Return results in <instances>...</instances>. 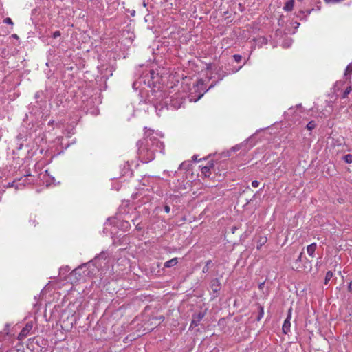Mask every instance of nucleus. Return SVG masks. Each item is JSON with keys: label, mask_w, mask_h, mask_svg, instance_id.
Listing matches in <instances>:
<instances>
[{"label": "nucleus", "mask_w": 352, "mask_h": 352, "mask_svg": "<svg viewBox=\"0 0 352 352\" xmlns=\"http://www.w3.org/2000/svg\"><path fill=\"white\" fill-rule=\"evenodd\" d=\"M157 80V74H155L153 70H150L149 73L140 77L138 80L133 82V88L135 90L140 89V93L146 88L145 87L150 88V91L152 96L156 98V101H154L153 98H151V96H148V100L154 103L157 109L159 107L162 109L164 107H170L173 109L180 108L184 101V95L181 93H174L171 96H167L166 94L161 91L153 89L152 87H156L155 83Z\"/></svg>", "instance_id": "1"}, {"label": "nucleus", "mask_w": 352, "mask_h": 352, "mask_svg": "<svg viewBox=\"0 0 352 352\" xmlns=\"http://www.w3.org/2000/svg\"><path fill=\"white\" fill-rule=\"evenodd\" d=\"M155 132L145 128V138L138 142V155L144 163H148L155 158V151L162 152L163 142H160L154 135Z\"/></svg>", "instance_id": "2"}, {"label": "nucleus", "mask_w": 352, "mask_h": 352, "mask_svg": "<svg viewBox=\"0 0 352 352\" xmlns=\"http://www.w3.org/2000/svg\"><path fill=\"white\" fill-rule=\"evenodd\" d=\"M96 268L94 263L89 262L74 269L72 275L76 276V278L78 280L84 279L86 277H94Z\"/></svg>", "instance_id": "3"}, {"label": "nucleus", "mask_w": 352, "mask_h": 352, "mask_svg": "<svg viewBox=\"0 0 352 352\" xmlns=\"http://www.w3.org/2000/svg\"><path fill=\"white\" fill-rule=\"evenodd\" d=\"M33 324L32 322H28L25 326L22 329L18 336V339L20 340H24L29 334L30 331L32 329Z\"/></svg>", "instance_id": "4"}, {"label": "nucleus", "mask_w": 352, "mask_h": 352, "mask_svg": "<svg viewBox=\"0 0 352 352\" xmlns=\"http://www.w3.org/2000/svg\"><path fill=\"white\" fill-rule=\"evenodd\" d=\"M291 312H292V308L289 309L288 315H287L286 319L285 320V321L283 322V327H282L283 332L285 334L288 333V332H289V331H290V327H291L290 320H291V318H292V314H291Z\"/></svg>", "instance_id": "5"}, {"label": "nucleus", "mask_w": 352, "mask_h": 352, "mask_svg": "<svg viewBox=\"0 0 352 352\" xmlns=\"http://www.w3.org/2000/svg\"><path fill=\"white\" fill-rule=\"evenodd\" d=\"M205 314L203 312H199L197 315L195 316L191 322L190 327H192L198 326L199 322L202 320Z\"/></svg>", "instance_id": "6"}, {"label": "nucleus", "mask_w": 352, "mask_h": 352, "mask_svg": "<svg viewBox=\"0 0 352 352\" xmlns=\"http://www.w3.org/2000/svg\"><path fill=\"white\" fill-rule=\"evenodd\" d=\"M210 287L214 292H217L221 289V283L218 278L212 280Z\"/></svg>", "instance_id": "7"}, {"label": "nucleus", "mask_w": 352, "mask_h": 352, "mask_svg": "<svg viewBox=\"0 0 352 352\" xmlns=\"http://www.w3.org/2000/svg\"><path fill=\"white\" fill-rule=\"evenodd\" d=\"M316 248L317 245L316 243H313L307 247V252L310 256L314 257V253Z\"/></svg>", "instance_id": "8"}, {"label": "nucleus", "mask_w": 352, "mask_h": 352, "mask_svg": "<svg viewBox=\"0 0 352 352\" xmlns=\"http://www.w3.org/2000/svg\"><path fill=\"white\" fill-rule=\"evenodd\" d=\"M177 263H178L177 258H173L169 261H166L164 263V265L165 267L169 268V267H172L176 265Z\"/></svg>", "instance_id": "9"}, {"label": "nucleus", "mask_w": 352, "mask_h": 352, "mask_svg": "<svg viewBox=\"0 0 352 352\" xmlns=\"http://www.w3.org/2000/svg\"><path fill=\"white\" fill-rule=\"evenodd\" d=\"M294 6V0L287 1L283 7V10L287 12L292 11Z\"/></svg>", "instance_id": "10"}, {"label": "nucleus", "mask_w": 352, "mask_h": 352, "mask_svg": "<svg viewBox=\"0 0 352 352\" xmlns=\"http://www.w3.org/2000/svg\"><path fill=\"white\" fill-rule=\"evenodd\" d=\"M201 174L206 177H210V167L206 166L202 167L201 168Z\"/></svg>", "instance_id": "11"}, {"label": "nucleus", "mask_w": 352, "mask_h": 352, "mask_svg": "<svg viewBox=\"0 0 352 352\" xmlns=\"http://www.w3.org/2000/svg\"><path fill=\"white\" fill-rule=\"evenodd\" d=\"M119 227L120 229L123 230L124 231H126L130 228V223L127 221H123L120 222Z\"/></svg>", "instance_id": "12"}, {"label": "nucleus", "mask_w": 352, "mask_h": 352, "mask_svg": "<svg viewBox=\"0 0 352 352\" xmlns=\"http://www.w3.org/2000/svg\"><path fill=\"white\" fill-rule=\"evenodd\" d=\"M332 277H333V272L331 271H328L326 273L324 284L327 285L329 281L331 279Z\"/></svg>", "instance_id": "13"}, {"label": "nucleus", "mask_w": 352, "mask_h": 352, "mask_svg": "<svg viewBox=\"0 0 352 352\" xmlns=\"http://www.w3.org/2000/svg\"><path fill=\"white\" fill-rule=\"evenodd\" d=\"M344 162L347 164L352 163V155L347 154L344 157Z\"/></svg>", "instance_id": "14"}, {"label": "nucleus", "mask_w": 352, "mask_h": 352, "mask_svg": "<svg viewBox=\"0 0 352 352\" xmlns=\"http://www.w3.org/2000/svg\"><path fill=\"white\" fill-rule=\"evenodd\" d=\"M316 124L314 121H310L307 124V128L308 130L311 131V130L314 129L316 127Z\"/></svg>", "instance_id": "15"}, {"label": "nucleus", "mask_w": 352, "mask_h": 352, "mask_svg": "<svg viewBox=\"0 0 352 352\" xmlns=\"http://www.w3.org/2000/svg\"><path fill=\"white\" fill-rule=\"evenodd\" d=\"M352 89H351V87H348L344 91L343 93V95H342V98H345L348 96V95L350 94V92L351 91Z\"/></svg>", "instance_id": "16"}, {"label": "nucleus", "mask_w": 352, "mask_h": 352, "mask_svg": "<svg viewBox=\"0 0 352 352\" xmlns=\"http://www.w3.org/2000/svg\"><path fill=\"white\" fill-rule=\"evenodd\" d=\"M351 72H352V62L346 67L344 75L347 76L351 73Z\"/></svg>", "instance_id": "17"}, {"label": "nucleus", "mask_w": 352, "mask_h": 352, "mask_svg": "<svg viewBox=\"0 0 352 352\" xmlns=\"http://www.w3.org/2000/svg\"><path fill=\"white\" fill-rule=\"evenodd\" d=\"M292 39H290V38H287V39L284 41V43H283V47H290V46H291V45H292Z\"/></svg>", "instance_id": "18"}, {"label": "nucleus", "mask_w": 352, "mask_h": 352, "mask_svg": "<svg viewBox=\"0 0 352 352\" xmlns=\"http://www.w3.org/2000/svg\"><path fill=\"white\" fill-rule=\"evenodd\" d=\"M70 270L68 266L63 267L60 268V274H66Z\"/></svg>", "instance_id": "19"}, {"label": "nucleus", "mask_w": 352, "mask_h": 352, "mask_svg": "<svg viewBox=\"0 0 352 352\" xmlns=\"http://www.w3.org/2000/svg\"><path fill=\"white\" fill-rule=\"evenodd\" d=\"M100 258H104V260H105V253L102 252L99 256H96V257L95 258L94 261H95L96 263H97V262H98V261H99V260H100Z\"/></svg>", "instance_id": "20"}, {"label": "nucleus", "mask_w": 352, "mask_h": 352, "mask_svg": "<svg viewBox=\"0 0 352 352\" xmlns=\"http://www.w3.org/2000/svg\"><path fill=\"white\" fill-rule=\"evenodd\" d=\"M3 22H4L5 23H6V24H9V25H12V26H13V25H14V23H13V22H12V19H11L10 18H9V17L6 18V19L3 20Z\"/></svg>", "instance_id": "21"}, {"label": "nucleus", "mask_w": 352, "mask_h": 352, "mask_svg": "<svg viewBox=\"0 0 352 352\" xmlns=\"http://www.w3.org/2000/svg\"><path fill=\"white\" fill-rule=\"evenodd\" d=\"M233 58H234V60H235L236 63L240 62V61H241V58H242L241 56V55H239V54H234V55L233 56Z\"/></svg>", "instance_id": "22"}, {"label": "nucleus", "mask_w": 352, "mask_h": 352, "mask_svg": "<svg viewBox=\"0 0 352 352\" xmlns=\"http://www.w3.org/2000/svg\"><path fill=\"white\" fill-rule=\"evenodd\" d=\"M263 315H264L263 307H260V312H259V315H258V320H261V318H263Z\"/></svg>", "instance_id": "23"}, {"label": "nucleus", "mask_w": 352, "mask_h": 352, "mask_svg": "<svg viewBox=\"0 0 352 352\" xmlns=\"http://www.w3.org/2000/svg\"><path fill=\"white\" fill-rule=\"evenodd\" d=\"M259 184H260L259 182H258L257 180H254L252 182V186L254 188H257V187H258Z\"/></svg>", "instance_id": "24"}, {"label": "nucleus", "mask_w": 352, "mask_h": 352, "mask_svg": "<svg viewBox=\"0 0 352 352\" xmlns=\"http://www.w3.org/2000/svg\"><path fill=\"white\" fill-rule=\"evenodd\" d=\"M30 223L32 226H36V219L34 218V219H30Z\"/></svg>", "instance_id": "25"}, {"label": "nucleus", "mask_w": 352, "mask_h": 352, "mask_svg": "<svg viewBox=\"0 0 352 352\" xmlns=\"http://www.w3.org/2000/svg\"><path fill=\"white\" fill-rule=\"evenodd\" d=\"M60 34H60V31H55V32L53 33V36H53V38H57V37L60 36Z\"/></svg>", "instance_id": "26"}, {"label": "nucleus", "mask_w": 352, "mask_h": 352, "mask_svg": "<svg viewBox=\"0 0 352 352\" xmlns=\"http://www.w3.org/2000/svg\"><path fill=\"white\" fill-rule=\"evenodd\" d=\"M267 239H264L262 241H261L260 244L257 245V249L259 250L261 246L266 242Z\"/></svg>", "instance_id": "27"}, {"label": "nucleus", "mask_w": 352, "mask_h": 352, "mask_svg": "<svg viewBox=\"0 0 352 352\" xmlns=\"http://www.w3.org/2000/svg\"><path fill=\"white\" fill-rule=\"evenodd\" d=\"M261 43H267V39L264 37H261L258 38Z\"/></svg>", "instance_id": "28"}, {"label": "nucleus", "mask_w": 352, "mask_h": 352, "mask_svg": "<svg viewBox=\"0 0 352 352\" xmlns=\"http://www.w3.org/2000/svg\"><path fill=\"white\" fill-rule=\"evenodd\" d=\"M164 211H165L166 213L170 212V206H167V205H166V206H164Z\"/></svg>", "instance_id": "29"}, {"label": "nucleus", "mask_w": 352, "mask_h": 352, "mask_svg": "<svg viewBox=\"0 0 352 352\" xmlns=\"http://www.w3.org/2000/svg\"><path fill=\"white\" fill-rule=\"evenodd\" d=\"M302 252H301L296 259V262H300L302 261Z\"/></svg>", "instance_id": "30"}, {"label": "nucleus", "mask_w": 352, "mask_h": 352, "mask_svg": "<svg viewBox=\"0 0 352 352\" xmlns=\"http://www.w3.org/2000/svg\"><path fill=\"white\" fill-rule=\"evenodd\" d=\"M192 160H193L194 162H198L197 156V155H193V156H192Z\"/></svg>", "instance_id": "31"}, {"label": "nucleus", "mask_w": 352, "mask_h": 352, "mask_svg": "<svg viewBox=\"0 0 352 352\" xmlns=\"http://www.w3.org/2000/svg\"><path fill=\"white\" fill-rule=\"evenodd\" d=\"M136 229L138 230H141L142 229V227H141L139 224L136 225Z\"/></svg>", "instance_id": "32"}, {"label": "nucleus", "mask_w": 352, "mask_h": 352, "mask_svg": "<svg viewBox=\"0 0 352 352\" xmlns=\"http://www.w3.org/2000/svg\"><path fill=\"white\" fill-rule=\"evenodd\" d=\"M349 289L352 290V282L349 284Z\"/></svg>", "instance_id": "33"}, {"label": "nucleus", "mask_w": 352, "mask_h": 352, "mask_svg": "<svg viewBox=\"0 0 352 352\" xmlns=\"http://www.w3.org/2000/svg\"><path fill=\"white\" fill-rule=\"evenodd\" d=\"M314 10V8L313 9H311V10H309L307 11V14L309 15L311 14V12Z\"/></svg>", "instance_id": "34"}, {"label": "nucleus", "mask_w": 352, "mask_h": 352, "mask_svg": "<svg viewBox=\"0 0 352 352\" xmlns=\"http://www.w3.org/2000/svg\"><path fill=\"white\" fill-rule=\"evenodd\" d=\"M12 36L13 38H18V36H17L16 34H12Z\"/></svg>", "instance_id": "35"}, {"label": "nucleus", "mask_w": 352, "mask_h": 352, "mask_svg": "<svg viewBox=\"0 0 352 352\" xmlns=\"http://www.w3.org/2000/svg\"><path fill=\"white\" fill-rule=\"evenodd\" d=\"M203 94H201L199 95V96L198 97V98L197 100H195V102L197 101L199 99H200L201 97H202Z\"/></svg>", "instance_id": "36"}, {"label": "nucleus", "mask_w": 352, "mask_h": 352, "mask_svg": "<svg viewBox=\"0 0 352 352\" xmlns=\"http://www.w3.org/2000/svg\"><path fill=\"white\" fill-rule=\"evenodd\" d=\"M210 263H211V261H207V263H206V265L208 266V265H210Z\"/></svg>", "instance_id": "37"}, {"label": "nucleus", "mask_w": 352, "mask_h": 352, "mask_svg": "<svg viewBox=\"0 0 352 352\" xmlns=\"http://www.w3.org/2000/svg\"><path fill=\"white\" fill-rule=\"evenodd\" d=\"M100 280H102V279H103V276H102L101 273L100 274Z\"/></svg>", "instance_id": "38"}, {"label": "nucleus", "mask_w": 352, "mask_h": 352, "mask_svg": "<svg viewBox=\"0 0 352 352\" xmlns=\"http://www.w3.org/2000/svg\"><path fill=\"white\" fill-rule=\"evenodd\" d=\"M334 168V166L333 164H331L329 168Z\"/></svg>", "instance_id": "39"}, {"label": "nucleus", "mask_w": 352, "mask_h": 352, "mask_svg": "<svg viewBox=\"0 0 352 352\" xmlns=\"http://www.w3.org/2000/svg\"><path fill=\"white\" fill-rule=\"evenodd\" d=\"M132 221H133V224H135V221H136V219H133Z\"/></svg>", "instance_id": "40"}, {"label": "nucleus", "mask_w": 352, "mask_h": 352, "mask_svg": "<svg viewBox=\"0 0 352 352\" xmlns=\"http://www.w3.org/2000/svg\"><path fill=\"white\" fill-rule=\"evenodd\" d=\"M240 69H241V67H239V68L238 69H236V71H234V72L239 71Z\"/></svg>", "instance_id": "41"}, {"label": "nucleus", "mask_w": 352, "mask_h": 352, "mask_svg": "<svg viewBox=\"0 0 352 352\" xmlns=\"http://www.w3.org/2000/svg\"><path fill=\"white\" fill-rule=\"evenodd\" d=\"M49 124H53V122H49Z\"/></svg>", "instance_id": "42"}, {"label": "nucleus", "mask_w": 352, "mask_h": 352, "mask_svg": "<svg viewBox=\"0 0 352 352\" xmlns=\"http://www.w3.org/2000/svg\"><path fill=\"white\" fill-rule=\"evenodd\" d=\"M47 173V171H45V173L43 175V177H45Z\"/></svg>", "instance_id": "43"}, {"label": "nucleus", "mask_w": 352, "mask_h": 352, "mask_svg": "<svg viewBox=\"0 0 352 352\" xmlns=\"http://www.w3.org/2000/svg\"><path fill=\"white\" fill-rule=\"evenodd\" d=\"M9 186H14V185H13V183H12V184H9Z\"/></svg>", "instance_id": "44"}]
</instances>
